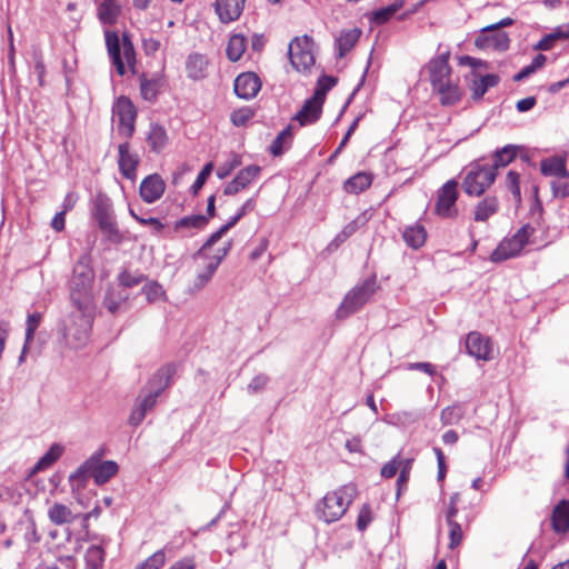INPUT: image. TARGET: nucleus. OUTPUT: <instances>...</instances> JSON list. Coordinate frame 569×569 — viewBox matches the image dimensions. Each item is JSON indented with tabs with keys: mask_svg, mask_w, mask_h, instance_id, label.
Segmentation results:
<instances>
[{
	"mask_svg": "<svg viewBox=\"0 0 569 569\" xmlns=\"http://www.w3.org/2000/svg\"><path fill=\"white\" fill-rule=\"evenodd\" d=\"M94 272L89 264V259L83 256L73 268L70 281V300L76 308L64 322V337L73 341V347L83 346L88 338L94 317V300L92 283Z\"/></svg>",
	"mask_w": 569,
	"mask_h": 569,
	"instance_id": "1",
	"label": "nucleus"
},
{
	"mask_svg": "<svg viewBox=\"0 0 569 569\" xmlns=\"http://www.w3.org/2000/svg\"><path fill=\"white\" fill-rule=\"evenodd\" d=\"M174 375V367L171 365L160 368L150 379L147 388L142 390L132 409L129 423L138 426L142 422L146 415L154 407L157 398L170 385Z\"/></svg>",
	"mask_w": 569,
	"mask_h": 569,
	"instance_id": "2",
	"label": "nucleus"
},
{
	"mask_svg": "<svg viewBox=\"0 0 569 569\" xmlns=\"http://www.w3.org/2000/svg\"><path fill=\"white\" fill-rule=\"evenodd\" d=\"M118 469L117 462L112 460L101 461L98 456H92L69 476L71 489L72 491H81L91 477L96 485L101 486L116 476Z\"/></svg>",
	"mask_w": 569,
	"mask_h": 569,
	"instance_id": "3",
	"label": "nucleus"
},
{
	"mask_svg": "<svg viewBox=\"0 0 569 569\" xmlns=\"http://www.w3.org/2000/svg\"><path fill=\"white\" fill-rule=\"evenodd\" d=\"M106 46L108 54L111 59L112 64L116 67L119 76H124L127 72L126 67L134 70L136 66V51L130 37L127 33L119 38L117 32L106 31Z\"/></svg>",
	"mask_w": 569,
	"mask_h": 569,
	"instance_id": "4",
	"label": "nucleus"
},
{
	"mask_svg": "<svg viewBox=\"0 0 569 569\" xmlns=\"http://www.w3.org/2000/svg\"><path fill=\"white\" fill-rule=\"evenodd\" d=\"M353 495L355 489L347 486L328 492L316 506L318 519L326 523L338 521L352 502Z\"/></svg>",
	"mask_w": 569,
	"mask_h": 569,
	"instance_id": "5",
	"label": "nucleus"
},
{
	"mask_svg": "<svg viewBox=\"0 0 569 569\" xmlns=\"http://www.w3.org/2000/svg\"><path fill=\"white\" fill-rule=\"evenodd\" d=\"M376 277H370L361 283L355 286L347 292L342 302L338 307L336 315L338 319H346L360 310L377 291Z\"/></svg>",
	"mask_w": 569,
	"mask_h": 569,
	"instance_id": "6",
	"label": "nucleus"
},
{
	"mask_svg": "<svg viewBox=\"0 0 569 569\" xmlns=\"http://www.w3.org/2000/svg\"><path fill=\"white\" fill-rule=\"evenodd\" d=\"M495 168L473 163L470 166L463 181V191L473 197L481 196L496 180Z\"/></svg>",
	"mask_w": 569,
	"mask_h": 569,
	"instance_id": "7",
	"label": "nucleus"
},
{
	"mask_svg": "<svg viewBox=\"0 0 569 569\" xmlns=\"http://www.w3.org/2000/svg\"><path fill=\"white\" fill-rule=\"evenodd\" d=\"M313 41L308 36L296 37L289 43V58L293 68L306 71L315 64Z\"/></svg>",
	"mask_w": 569,
	"mask_h": 569,
	"instance_id": "8",
	"label": "nucleus"
},
{
	"mask_svg": "<svg viewBox=\"0 0 569 569\" xmlns=\"http://www.w3.org/2000/svg\"><path fill=\"white\" fill-rule=\"evenodd\" d=\"M93 216L101 231L110 241H121L122 237L118 230L113 210L108 200L99 199L96 201Z\"/></svg>",
	"mask_w": 569,
	"mask_h": 569,
	"instance_id": "9",
	"label": "nucleus"
},
{
	"mask_svg": "<svg viewBox=\"0 0 569 569\" xmlns=\"http://www.w3.org/2000/svg\"><path fill=\"white\" fill-rule=\"evenodd\" d=\"M113 117L118 120L119 130L126 137H131L134 132V122L137 117V110L131 100L124 96H121L116 101L113 108Z\"/></svg>",
	"mask_w": 569,
	"mask_h": 569,
	"instance_id": "10",
	"label": "nucleus"
},
{
	"mask_svg": "<svg viewBox=\"0 0 569 569\" xmlns=\"http://www.w3.org/2000/svg\"><path fill=\"white\" fill-rule=\"evenodd\" d=\"M457 181H447L438 191L436 213L442 218H452L458 214L456 206L458 199Z\"/></svg>",
	"mask_w": 569,
	"mask_h": 569,
	"instance_id": "11",
	"label": "nucleus"
},
{
	"mask_svg": "<svg viewBox=\"0 0 569 569\" xmlns=\"http://www.w3.org/2000/svg\"><path fill=\"white\" fill-rule=\"evenodd\" d=\"M466 349L477 360L489 361L493 358V348L490 339L477 331H471L467 335Z\"/></svg>",
	"mask_w": 569,
	"mask_h": 569,
	"instance_id": "12",
	"label": "nucleus"
},
{
	"mask_svg": "<svg viewBox=\"0 0 569 569\" xmlns=\"http://www.w3.org/2000/svg\"><path fill=\"white\" fill-rule=\"evenodd\" d=\"M510 39L507 32L501 30L481 29L480 34L476 38L475 44L481 50L506 51L509 48Z\"/></svg>",
	"mask_w": 569,
	"mask_h": 569,
	"instance_id": "13",
	"label": "nucleus"
},
{
	"mask_svg": "<svg viewBox=\"0 0 569 569\" xmlns=\"http://www.w3.org/2000/svg\"><path fill=\"white\" fill-rule=\"evenodd\" d=\"M261 88L259 77L253 72H243L239 74L233 83L234 93L244 100L254 98Z\"/></svg>",
	"mask_w": 569,
	"mask_h": 569,
	"instance_id": "14",
	"label": "nucleus"
},
{
	"mask_svg": "<svg viewBox=\"0 0 569 569\" xmlns=\"http://www.w3.org/2000/svg\"><path fill=\"white\" fill-rule=\"evenodd\" d=\"M448 60L449 52H446L430 60V62L428 63L429 78L432 88L437 86H442V83L451 80V68L449 66Z\"/></svg>",
	"mask_w": 569,
	"mask_h": 569,
	"instance_id": "15",
	"label": "nucleus"
},
{
	"mask_svg": "<svg viewBox=\"0 0 569 569\" xmlns=\"http://www.w3.org/2000/svg\"><path fill=\"white\" fill-rule=\"evenodd\" d=\"M166 183L162 178L157 174L146 177L140 184V196L147 203H153L160 199L164 192Z\"/></svg>",
	"mask_w": 569,
	"mask_h": 569,
	"instance_id": "16",
	"label": "nucleus"
},
{
	"mask_svg": "<svg viewBox=\"0 0 569 569\" xmlns=\"http://www.w3.org/2000/svg\"><path fill=\"white\" fill-rule=\"evenodd\" d=\"M119 153V169L120 172L129 180H134L137 177V167L139 164V157L137 153L130 151L128 142L121 143L118 147Z\"/></svg>",
	"mask_w": 569,
	"mask_h": 569,
	"instance_id": "17",
	"label": "nucleus"
},
{
	"mask_svg": "<svg viewBox=\"0 0 569 569\" xmlns=\"http://www.w3.org/2000/svg\"><path fill=\"white\" fill-rule=\"evenodd\" d=\"M322 106L321 101L315 100V97H311L305 101L300 111L293 117V120L298 121L301 127L312 124L320 119Z\"/></svg>",
	"mask_w": 569,
	"mask_h": 569,
	"instance_id": "18",
	"label": "nucleus"
},
{
	"mask_svg": "<svg viewBox=\"0 0 569 569\" xmlns=\"http://www.w3.org/2000/svg\"><path fill=\"white\" fill-rule=\"evenodd\" d=\"M246 0H216V12L227 23L237 20L243 10Z\"/></svg>",
	"mask_w": 569,
	"mask_h": 569,
	"instance_id": "19",
	"label": "nucleus"
},
{
	"mask_svg": "<svg viewBox=\"0 0 569 569\" xmlns=\"http://www.w3.org/2000/svg\"><path fill=\"white\" fill-rule=\"evenodd\" d=\"M209 61L206 56L194 52L188 56L186 61L187 76L191 80H202L208 74Z\"/></svg>",
	"mask_w": 569,
	"mask_h": 569,
	"instance_id": "20",
	"label": "nucleus"
},
{
	"mask_svg": "<svg viewBox=\"0 0 569 569\" xmlns=\"http://www.w3.org/2000/svg\"><path fill=\"white\" fill-rule=\"evenodd\" d=\"M163 87L164 79L160 73H154L149 78L146 74L140 77V92L147 101H154Z\"/></svg>",
	"mask_w": 569,
	"mask_h": 569,
	"instance_id": "21",
	"label": "nucleus"
},
{
	"mask_svg": "<svg viewBox=\"0 0 569 569\" xmlns=\"http://www.w3.org/2000/svg\"><path fill=\"white\" fill-rule=\"evenodd\" d=\"M540 171L546 177L569 178L566 159L559 156L542 159L540 162Z\"/></svg>",
	"mask_w": 569,
	"mask_h": 569,
	"instance_id": "22",
	"label": "nucleus"
},
{
	"mask_svg": "<svg viewBox=\"0 0 569 569\" xmlns=\"http://www.w3.org/2000/svg\"><path fill=\"white\" fill-rule=\"evenodd\" d=\"M108 539L101 538L99 545H91L84 553L86 569H103Z\"/></svg>",
	"mask_w": 569,
	"mask_h": 569,
	"instance_id": "23",
	"label": "nucleus"
},
{
	"mask_svg": "<svg viewBox=\"0 0 569 569\" xmlns=\"http://www.w3.org/2000/svg\"><path fill=\"white\" fill-rule=\"evenodd\" d=\"M551 526L555 532L566 533L569 530V501L561 500L552 511Z\"/></svg>",
	"mask_w": 569,
	"mask_h": 569,
	"instance_id": "24",
	"label": "nucleus"
},
{
	"mask_svg": "<svg viewBox=\"0 0 569 569\" xmlns=\"http://www.w3.org/2000/svg\"><path fill=\"white\" fill-rule=\"evenodd\" d=\"M244 214L242 209L240 208L238 212L222 227H220L216 232H213L207 241L202 244V247L194 253V257H202L207 249H210L213 244H216L222 237L230 230Z\"/></svg>",
	"mask_w": 569,
	"mask_h": 569,
	"instance_id": "25",
	"label": "nucleus"
},
{
	"mask_svg": "<svg viewBox=\"0 0 569 569\" xmlns=\"http://www.w3.org/2000/svg\"><path fill=\"white\" fill-rule=\"evenodd\" d=\"M523 247L511 239L502 241L491 253L490 259L493 262H501L509 258H513L520 253Z\"/></svg>",
	"mask_w": 569,
	"mask_h": 569,
	"instance_id": "26",
	"label": "nucleus"
},
{
	"mask_svg": "<svg viewBox=\"0 0 569 569\" xmlns=\"http://www.w3.org/2000/svg\"><path fill=\"white\" fill-rule=\"evenodd\" d=\"M48 518L53 525L62 526L73 522L76 516L68 506L60 502H54L48 509Z\"/></svg>",
	"mask_w": 569,
	"mask_h": 569,
	"instance_id": "27",
	"label": "nucleus"
},
{
	"mask_svg": "<svg viewBox=\"0 0 569 569\" xmlns=\"http://www.w3.org/2000/svg\"><path fill=\"white\" fill-rule=\"evenodd\" d=\"M217 269L210 261L204 260L203 267L197 272L194 280L189 287V292L196 293L202 290L210 282Z\"/></svg>",
	"mask_w": 569,
	"mask_h": 569,
	"instance_id": "28",
	"label": "nucleus"
},
{
	"mask_svg": "<svg viewBox=\"0 0 569 569\" xmlns=\"http://www.w3.org/2000/svg\"><path fill=\"white\" fill-rule=\"evenodd\" d=\"M433 90L440 96V101L443 106L455 104L461 98L460 88L451 80L442 83V86L433 87Z\"/></svg>",
	"mask_w": 569,
	"mask_h": 569,
	"instance_id": "29",
	"label": "nucleus"
},
{
	"mask_svg": "<svg viewBox=\"0 0 569 569\" xmlns=\"http://www.w3.org/2000/svg\"><path fill=\"white\" fill-rule=\"evenodd\" d=\"M499 77L496 74H486L476 77L471 82L472 98L479 100L488 91L489 88L497 86Z\"/></svg>",
	"mask_w": 569,
	"mask_h": 569,
	"instance_id": "30",
	"label": "nucleus"
},
{
	"mask_svg": "<svg viewBox=\"0 0 569 569\" xmlns=\"http://www.w3.org/2000/svg\"><path fill=\"white\" fill-rule=\"evenodd\" d=\"M292 139V127L288 126L278 133V136L273 139L272 143L270 144L269 150L271 154L274 157L283 154V152L290 148Z\"/></svg>",
	"mask_w": 569,
	"mask_h": 569,
	"instance_id": "31",
	"label": "nucleus"
},
{
	"mask_svg": "<svg viewBox=\"0 0 569 569\" xmlns=\"http://www.w3.org/2000/svg\"><path fill=\"white\" fill-rule=\"evenodd\" d=\"M402 238L408 247L419 249L426 242L427 232L422 226L413 224L405 229Z\"/></svg>",
	"mask_w": 569,
	"mask_h": 569,
	"instance_id": "32",
	"label": "nucleus"
},
{
	"mask_svg": "<svg viewBox=\"0 0 569 569\" xmlns=\"http://www.w3.org/2000/svg\"><path fill=\"white\" fill-rule=\"evenodd\" d=\"M168 137L166 129L162 126L152 123L150 126L147 142L153 152H160L167 144Z\"/></svg>",
	"mask_w": 569,
	"mask_h": 569,
	"instance_id": "33",
	"label": "nucleus"
},
{
	"mask_svg": "<svg viewBox=\"0 0 569 569\" xmlns=\"http://www.w3.org/2000/svg\"><path fill=\"white\" fill-rule=\"evenodd\" d=\"M372 183V177L371 174L367 172H358L355 176L350 177L345 182V190L348 193H355L358 194L366 189H368Z\"/></svg>",
	"mask_w": 569,
	"mask_h": 569,
	"instance_id": "34",
	"label": "nucleus"
},
{
	"mask_svg": "<svg viewBox=\"0 0 569 569\" xmlns=\"http://www.w3.org/2000/svg\"><path fill=\"white\" fill-rule=\"evenodd\" d=\"M120 14V7L117 0H103L98 8L99 19L104 24H113Z\"/></svg>",
	"mask_w": 569,
	"mask_h": 569,
	"instance_id": "35",
	"label": "nucleus"
},
{
	"mask_svg": "<svg viewBox=\"0 0 569 569\" xmlns=\"http://www.w3.org/2000/svg\"><path fill=\"white\" fill-rule=\"evenodd\" d=\"M499 202L496 197H487L481 200L475 210L476 221H487L489 217L498 211Z\"/></svg>",
	"mask_w": 569,
	"mask_h": 569,
	"instance_id": "36",
	"label": "nucleus"
},
{
	"mask_svg": "<svg viewBox=\"0 0 569 569\" xmlns=\"http://www.w3.org/2000/svg\"><path fill=\"white\" fill-rule=\"evenodd\" d=\"M517 150L518 147L515 144H507L496 150L493 153V163L489 168H495V172H497L498 168L508 166L516 158Z\"/></svg>",
	"mask_w": 569,
	"mask_h": 569,
	"instance_id": "37",
	"label": "nucleus"
},
{
	"mask_svg": "<svg viewBox=\"0 0 569 569\" xmlns=\"http://www.w3.org/2000/svg\"><path fill=\"white\" fill-rule=\"evenodd\" d=\"M247 48V40L242 34H233L230 37L226 53L230 61H238L242 57L244 50Z\"/></svg>",
	"mask_w": 569,
	"mask_h": 569,
	"instance_id": "38",
	"label": "nucleus"
},
{
	"mask_svg": "<svg viewBox=\"0 0 569 569\" xmlns=\"http://www.w3.org/2000/svg\"><path fill=\"white\" fill-rule=\"evenodd\" d=\"M208 224V217L206 214H193L183 217L174 222V230L196 229L201 230Z\"/></svg>",
	"mask_w": 569,
	"mask_h": 569,
	"instance_id": "39",
	"label": "nucleus"
},
{
	"mask_svg": "<svg viewBox=\"0 0 569 569\" xmlns=\"http://www.w3.org/2000/svg\"><path fill=\"white\" fill-rule=\"evenodd\" d=\"M361 31L359 29H351L340 34L337 40L339 57L347 54L358 42Z\"/></svg>",
	"mask_w": 569,
	"mask_h": 569,
	"instance_id": "40",
	"label": "nucleus"
},
{
	"mask_svg": "<svg viewBox=\"0 0 569 569\" xmlns=\"http://www.w3.org/2000/svg\"><path fill=\"white\" fill-rule=\"evenodd\" d=\"M63 453V447L59 443H53L49 450L38 460L33 470L41 471L51 467Z\"/></svg>",
	"mask_w": 569,
	"mask_h": 569,
	"instance_id": "41",
	"label": "nucleus"
},
{
	"mask_svg": "<svg viewBox=\"0 0 569 569\" xmlns=\"http://www.w3.org/2000/svg\"><path fill=\"white\" fill-rule=\"evenodd\" d=\"M128 300V295L116 291L113 289H109L106 293L103 305L112 315L117 313L121 310V307L126 305Z\"/></svg>",
	"mask_w": 569,
	"mask_h": 569,
	"instance_id": "42",
	"label": "nucleus"
},
{
	"mask_svg": "<svg viewBox=\"0 0 569 569\" xmlns=\"http://www.w3.org/2000/svg\"><path fill=\"white\" fill-rule=\"evenodd\" d=\"M368 221L366 213L359 214L356 219L347 223L343 229L336 236L335 242L342 243L351 237L360 227L365 226Z\"/></svg>",
	"mask_w": 569,
	"mask_h": 569,
	"instance_id": "43",
	"label": "nucleus"
},
{
	"mask_svg": "<svg viewBox=\"0 0 569 569\" xmlns=\"http://www.w3.org/2000/svg\"><path fill=\"white\" fill-rule=\"evenodd\" d=\"M261 168L257 164H250L241 169L236 178L243 189L248 188L260 176Z\"/></svg>",
	"mask_w": 569,
	"mask_h": 569,
	"instance_id": "44",
	"label": "nucleus"
},
{
	"mask_svg": "<svg viewBox=\"0 0 569 569\" xmlns=\"http://www.w3.org/2000/svg\"><path fill=\"white\" fill-rule=\"evenodd\" d=\"M402 2L391 3L372 12V21L382 24L389 21L395 13L401 8Z\"/></svg>",
	"mask_w": 569,
	"mask_h": 569,
	"instance_id": "45",
	"label": "nucleus"
},
{
	"mask_svg": "<svg viewBox=\"0 0 569 569\" xmlns=\"http://www.w3.org/2000/svg\"><path fill=\"white\" fill-rule=\"evenodd\" d=\"M336 83H337V79L333 77L322 76L321 78H319V80L317 82V88L312 96V97H315V100H319L323 103L327 92L329 90H331Z\"/></svg>",
	"mask_w": 569,
	"mask_h": 569,
	"instance_id": "46",
	"label": "nucleus"
},
{
	"mask_svg": "<svg viewBox=\"0 0 569 569\" xmlns=\"http://www.w3.org/2000/svg\"><path fill=\"white\" fill-rule=\"evenodd\" d=\"M232 247V241L229 240L227 242L223 243L222 247L218 248L214 252L213 256H209L207 253L208 249L204 251V254L202 257H198L196 258L193 256V259L194 260H198V259H203V260H208L210 261L216 268H218L220 266V263L222 262V260L227 257V254L229 253L230 249Z\"/></svg>",
	"mask_w": 569,
	"mask_h": 569,
	"instance_id": "47",
	"label": "nucleus"
},
{
	"mask_svg": "<svg viewBox=\"0 0 569 569\" xmlns=\"http://www.w3.org/2000/svg\"><path fill=\"white\" fill-rule=\"evenodd\" d=\"M142 292L146 295L149 302H157L166 299V291L157 281L146 283L142 288Z\"/></svg>",
	"mask_w": 569,
	"mask_h": 569,
	"instance_id": "48",
	"label": "nucleus"
},
{
	"mask_svg": "<svg viewBox=\"0 0 569 569\" xmlns=\"http://www.w3.org/2000/svg\"><path fill=\"white\" fill-rule=\"evenodd\" d=\"M463 417V409L458 406H449L445 408L440 413V420L445 426L453 425Z\"/></svg>",
	"mask_w": 569,
	"mask_h": 569,
	"instance_id": "49",
	"label": "nucleus"
},
{
	"mask_svg": "<svg viewBox=\"0 0 569 569\" xmlns=\"http://www.w3.org/2000/svg\"><path fill=\"white\" fill-rule=\"evenodd\" d=\"M166 555L163 550H158L152 553L149 558H147L141 565H139L136 569H161L164 565Z\"/></svg>",
	"mask_w": 569,
	"mask_h": 569,
	"instance_id": "50",
	"label": "nucleus"
},
{
	"mask_svg": "<svg viewBox=\"0 0 569 569\" xmlns=\"http://www.w3.org/2000/svg\"><path fill=\"white\" fill-rule=\"evenodd\" d=\"M506 186L512 193L516 201L521 200L520 176L518 172L510 170L506 177Z\"/></svg>",
	"mask_w": 569,
	"mask_h": 569,
	"instance_id": "51",
	"label": "nucleus"
},
{
	"mask_svg": "<svg viewBox=\"0 0 569 569\" xmlns=\"http://www.w3.org/2000/svg\"><path fill=\"white\" fill-rule=\"evenodd\" d=\"M119 282L122 287L132 288L140 284L144 280V276L138 272L122 271L119 274Z\"/></svg>",
	"mask_w": 569,
	"mask_h": 569,
	"instance_id": "52",
	"label": "nucleus"
},
{
	"mask_svg": "<svg viewBox=\"0 0 569 569\" xmlns=\"http://www.w3.org/2000/svg\"><path fill=\"white\" fill-rule=\"evenodd\" d=\"M42 315L40 312L29 313L27 317V328H26V340L27 343H30L33 340V336L36 330L38 329L41 322Z\"/></svg>",
	"mask_w": 569,
	"mask_h": 569,
	"instance_id": "53",
	"label": "nucleus"
},
{
	"mask_svg": "<svg viewBox=\"0 0 569 569\" xmlns=\"http://www.w3.org/2000/svg\"><path fill=\"white\" fill-rule=\"evenodd\" d=\"M449 527V548L455 549L462 541L463 533L461 526L457 521L448 522Z\"/></svg>",
	"mask_w": 569,
	"mask_h": 569,
	"instance_id": "54",
	"label": "nucleus"
},
{
	"mask_svg": "<svg viewBox=\"0 0 569 569\" xmlns=\"http://www.w3.org/2000/svg\"><path fill=\"white\" fill-rule=\"evenodd\" d=\"M253 117V111L250 108H241L238 110H234L231 113V122L236 127L244 126L251 118Z\"/></svg>",
	"mask_w": 569,
	"mask_h": 569,
	"instance_id": "55",
	"label": "nucleus"
},
{
	"mask_svg": "<svg viewBox=\"0 0 569 569\" xmlns=\"http://www.w3.org/2000/svg\"><path fill=\"white\" fill-rule=\"evenodd\" d=\"M212 169H213L212 162L207 163L201 169V171L197 176L196 181L191 186V191H192L193 194H197L199 192V190L203 187V184L206 183L208 177L211 174Z\"/></svg>",
	"mask_w": 569,
	"mask_h": 569,
	"instance_id": "56",
	"label": "nucleus"
},
{
	"mask_svg": "<svg viewBox=\"0 0 569 569\" xmlns=\"http://www.w3.org/2000/svg\"><path fill=\"white\" fill-rule=\"evenodd\" d=\"M412 467L411 459H401V467L399 468V477L397 479L398 491L401 490L402 486H406L409 480L410 470Z\"/></svg>",
	"mask_w": 569,
	"mask_h": 569,
	"instance_id": "57",
	"label": "nucleus"
},
{
	"mask_svg": "<svg viewBox=\"0 0 569 569\" xmlns=\"http://www.w3.org/2000/svg\"><path fill=\"white\" fill-rule=\"evenodd\" d=\"M241 164V158L240 156L233 153L232 154V158L230 161H227L226 163H223L217 171V176L220 178V179H224L227 176H229L231 173V171L233 169H236L237 167H239Z\"/></svg>",
	"mask_w": 569,
	"mask_h": 569,
	"instance_id": "58",
	"label": "nucleus"
},
{
	"mask_svg": "<svg viewBox=\"0 0 569 569\" xmlns=\"http://www.w3.org/2000/svg\"><path fill=\"white\" fill-rule=\"evenodd\" d=\"M268 382L269 377L264 373H259L256 377H253L252 380L249 382L247 390L251 395L260 392L261 390L264 389Z\"/></svg>",
	"mask_w": 569,
	"mask_h": 569,
	"instance_id": "59",
	"label": "nucleus"
},
{
	"mask_svg": "<svg viewBox=\"0 0 569 569\" xmlns=\"http://www.w3.org/2000/svg\"><path fill=\"white\" fill-rule=\"evenodd\" d=\"M372 521V512L368 505H363L360 509V512L358 515L357 519V528L359 531H365L370 522Z\"/></svg>",
	"mask_w": 569,
	"mask_h": 569,
	"instance_id": "60",
	"label": "nucleus"
},
{
	"mask_svg": "<svg viewBox=\"0 0 569 569\" xmlns=\"http://www.w3.org/2000/svg\"><path fill=\"white\" fill-rule=\"evenodd\" d=\"M400 467L401 459L399 456H397L381 468V476L383 478L390 479L396 476Z\"/></svg>",
	"mask_w": 569,
	"mask_h": 569,
	"instance_id": "61",
	"label": "nucleus"
},
{
	"mask_svg": "<svg viewBox=\"0 0 569 569\" xmlns=\"http://www.w3.org/2000/svg\"><path fill=\"white\" fill-rule=\"evenodd\" d=\"M160 40L153 37H147L142 39V48L147 56H154L156 52L160 49Z\"/></svg>",
	"mask_w": 569,
	"mask_h": 569,
	"instance_id": "62",
	"label": "nucleus"
},
{
	"mask_svg": "<svg viewBox=\"0 0 569 569\" xmlns=\"http://www.w3.org/2000/svg\"><path fill=\"white\" fill-rule=\"evenodd\" d=\"M533 233V228L529 224L521 227L512 237L515 241L519 242L522 247H525L531 234Z\"/></svg>",
	"mask_w": 569,
	"mask_h": 569,
	"instance_id": "63",
	"label": "nucleus"
},
{
	"mask_svg": "<svg viewBox=\"0 0 569 569\" xmlns=\"http://www.w3.org/2000/svg\"><path fill=\"white\" fill-rule=\"evenodd\" d=\"M550 187L555 198L569 197V182L552 181Z\"/></svg>",
	"mask_w": 569,
	"mask_h": 569,
	"instance_id": "64",
	"label": "nucleus"
}]
</instances>
